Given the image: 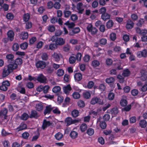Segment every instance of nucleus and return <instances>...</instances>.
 Returning <instances> with one entry per match:
<instances>
[{"mask_svg": "<svg viewBox=\"0 0 147 147\" xmlns=\"http://www.w3.org/2000/svg\"><path fill=\"white\" fill-rule=\"evenodd\" d=\"M35 108L38 111H40L43 109V106L41 103H38L36 104Z\"/></svg>", "mask_w": 147, "mask_h": 147, "instance_id": "28", "label": "nucleus"}, {"mask_svg": "<svg viewBox=\"0 0 147 147\" xmlns=\"http://www.w3.org/2000/svg\"><path fill=\"white\" fill-rule=\"evenodd\" d=\"M11 72L7 68H5L3 70V76L5 77L8 75Z\"/></svg>", "mask_w": 147, "mask_h": 147, "instance_id": "24", "label": "nucleus"}, {"mask_svg": "<svg viewBox=\"0 0 147 147\" xmlns=\"http://www.w3.org/2000/svg\"><path fill=\"white\" fill-rule=\"evenodd\" d=\"M118 112V110L117 108L114 107L111 110L110 113L111 114L112 117H114L116 116Z\"/></svg>", "mask_w": 147, "mask_h": 147, "instance_id": "18", "label": "nucleus"}, {"mask_svg": "<svg viewBox=\"0 0 147 147\" xmlns=\"http://www.w3.org/2000/svg\"><path fill=\"white\" fill-rule=\"evenodd\" d=\"M74 78L75 80L79 81L82 79V76L80 73H77L75 74Z\"/></svg>", "mask_w": 147, "mask_h": 147, "instance_id": "22", "label": "nucleus"}, {"mask_svg": "<svg viewBox=\"0 0 147 147\" xmlns=\"http://www.w3.org/2000/svg\"><path fill=\"white\" fill-rule=\"evenodd\" d=\"M10 85L9 82L8 81H5L3 82L2 85L0 86V90L3 91H6L8 89V87Z\"/></svg>", "mask_w": 147, "mask_h": 147, "instance_id": "4", "label": "nucleus"}, {"mask_svg": "<svg viewBox=\"0 0 147 147\" xmlns=\"http://www.w3.org/2000/svg\"><path fill=\"white\" fill-rule=\"evenodd\" d=\"M52 111L53 113L55 114H59L61 113V111L57 107H53Z\"/></svg>", "mask_w": 147, "mask_h": 147, "instance_id": "33", "label": "nucleus"}, {"mask_svg": "<svg viewBox=\"0 0 147 147\" xmlns=\"http://www.w3.org/2000/svg\"><path fill=\"white\" fill-rule=\"evenodd\" d=\"M64 71L63 70L61 69H59L57 71L56 74L58 76H61L64 74Z\"/></svg>", "mask_w": 147, "mask_h": 147, "instance_id": "34", "label": "nucleus"}, {"mask_svg": "<svg viewBox=\"0 0 147 147\" xmlns=\"http://www.w3.org/2000/svg\"><path fill=\"white\" fill-rule=\"evenodd\" d=\"M19 48V45L17 43H14L12 47V49L13 51H17Z\"/></svg>", "mask_w": 147, "mask_h": 147, "instance_id": "54", "label": "nucleus"}, {"mask_svg": "<svg viewBox=\"0 0 147 147\" xmlns=\"http://www.w3.org/2000/svg\"><path fill=\"white\" fill-rule=\"evenodd\" d=\"M130 73L128 69H125L123 70V75L124 76H128Z\"/></svg>", "mask_w": 147, "mask_h": 147, "instance_id": "45", "label": "nucleus"}, {"mask_svg": "<svg viewBox=\"0 0 147 147\" xmlns=\"http://www.w3.org/2000/svg\"><path fill=\"white\" fill-rule=\"evenodd\" d=\"M65 123L67 124V125L69 126L78 122V121L76 119L73 120L71 117H67L65 119Z\"/></svg>", "mask_w": 147, "mask_h": 147, "instance_id": "5", "label": "nucleus"}, {"mask_svg": "<svg viewBox=\"0 0 147 147\" xmlns=\"http://www.w3.org/2000/svg\"><path fill=\"white\" fill-rule=\"evenodd\" d=\"M6 58L7 59L8 61L9 60L12 61L14 58V56L11 54H7L6 56Z\"/></svg>", "mask_w": 147, "mask_h": 147, "instance_id": "55", "label": "nucleus"}, {"mask_svg": "<svg viewBox=\"0 0 147 147\" xmlns=\"http://www.w3.org/2000/svg\"><path fill=\"white\" fill-rule=\"evenodd\" d=\"M86 29L87 31L90 32L91 34L94 35L96 34L97 31V29L95 27H93L91 24H88L87 26Z\"/></svg>", "mask_w": 147, "mask_h": 147, "instance_id": "1", "label": "nucleus"}, {"mask_svg": "<svg viewBox=\"0 0 147 147\" xmlns=\"http://www.w3.org/2000/svg\"><path fill=\"white\" fill-rule=\"evenodd\" d=\"M115 81L114 78L113 77H110L107 78L106 80V82L108 84L111 83Z\"/></svg>", "mask_w": 147, "mask_h": 147, "instance_id": "36", "label": "nucleus"}, {"mask_svg": "<svg viewBox=\"0 0 147 147\" xmlns=\"http://www.w3.org/2000/svg\"><path fill=\"white\" fill-rule=\"evenodd\" d=\"M90 59V57L88 55H86L83 58V60L85 62H88Z\"/></svg>", "mask_w": 147, "mask_h": 147, "instance_id": "57", "label": "nucleus"}, {"mask_svg": "<svg viewBox=\"0 0 147 147\" xmlns=\"http://www.w3.org/2000/svg\"><path fill=\"white\" fill-rule=\"evenodd\" d=\"M113 24V21L112 20H109L107 23L106 26L108 28L111 27Z\"/></svg>", "mask_w": 147, "mask_h": 147, "instance_id": "48", "label": "nucleus"}, {"mask_svg": "<svg viewBox=\"0 0 147 147\" xmlns=\"http://www.w3.org/2000/svg\"><path fill=\"white\" fill-rule=\"evenodd\" d=\"M70 137L73 139H74L77 137L78 134L77 132L75 131H72L70 134Z\"/></svg>", "mask_w": 147, "mask_h": 147, "instance_id": "31", "label": "nucleus"}, {"mask_svg": "<svg viewBox=\"0 0 147 147\" xmlns=\"http://www.w3.org/2000/svg\"><path fill=\"white\" fill-rule=\"evenodd\" d=\"M87 133L89 135L92 136L94 134V131L93 129L90 128L87 130Z\"/></svg>", "mask_w": 147, "mask_h": 147, "instance_id": "46", "label": "nucleus"}, {"mask_svg": "<svg viewBox=\"0 0 147 147\" xmlns=\"http://www.w3.org/2000/svg\"><path fill=\"white\" fill-rule=\"evenodd\" d=\"M114 96V94L113 92H110L108 94V98L109 100H112L113 99Z\"/></svg>", "mask_w": 147, "mask_h": 147, "instance_id": "61", "label": "nucleus"}, {"mask_svg": "<svg viewBox=\"0 0 147 147\" xmlns=\"http://www.w3.org/2000/svg\"><path fill=\"white\" fill-rule=\"evenodd\" d=\"M69 61L70 64L74 63L76 61V58L74 56H71L69 58Z\"/></svg>", "mask_w": 147, "mask_h": 147, "instance_id": "63", "label": "nucleus"}, {"mask_svg": "<svg viewBox=\"0 0 147 147\" xmlns=\"http://www.w3.org/2000/svg\"><path fill=\"white\" fill-rule=\"evenodd\" d=\"M37 80L40 83L45 84L47 83V79L42 74H40L38 76Z\"/></svg>", "mask_w": 147, "mask_h": 147, "instance_id": "6", "label": "nucleus"}, {"mask_svg": "<svg viewBox=\"0 0 147 147\" xmlns=\"http://www.w3.org/2000/svg\"><path fill=\"white\" fill-rule=\"evenodd\" d=\"M7 112V110L5 108L3 109V110L0 112V123H1L2 122V120L3 121L6 119V115Z\"/></svg>", "mask_w": 147, "mask_h": 147, "instance_id": "3", "label": "nucleus"}, {"mask_svg": "<svg viewBox=\"0 0 147 147\" xmlns=\"http://www.w3.org/2000/svg\"><path fill=\"white\" fill-rule=\"evenodd\" d=\"M61 90V88L59 86H56L54 87L52 89L53 92L56 93L59 92Z\"/></svg>", "mask_w": 147, "mask_h": 147, "instance_id": "44", "label": "nucleus"}, {"mask_svg": "<svg viewBox=\"0 0 147 147\" xmlns=\"http://www.w3.org/2000/svg\"><path fill=\"white\" fill-rule=\"evenodd\" d=\"M90 103L92 105L98 104L100 105H103L104 104V102L103 100L97 97H94L92 98L90 101Z\"/></svg>", "mask_w": 147, "mask_h": 147, "instance_id": "2", "label": "nucleus"}, {"mask_svg": "<svg viewBox=\"0 0 147 147\" xmlns=\"http://www.w3.org/2000/svg\"><path fill=\"white\" fill-rule=\"evenodd\" d=\"M28 117V114L26 113H23L21 116L20 118L21 119L25 120H26Z\"/></svg>", "mask_w": 147, "mask_h": 147, "instance_id": "50", "label": "nucleus"}, {"mask_svg": "<svg viewBox=\"0 0 147 147\" xmlns=\"http://www.w3.org/2000/svg\"><path fill=\"white\" fill-rule=\"evenodd\" d=\"M22 63V60L21 59L18 58L16 59L15 61V64H16L17 65H21Z\"/></svg>", "mask_w": 147, "mask_h": 147, "instance_id": "49", "label": "nucleus"}, {"mask_svg": "<svg viewBox=\"0 0 147 147\" xmlns=\"http://www.w3.org/2000/svg\"><path fill=\"white\" fill-rule=\"evenodd\" d=\"M41 57L43 60L47 61L48 59L47 54L45 53H43L41 56Z\"/></svg>", "mask_w": 147, "mask_h": 147, "instance_id": "53", "label": "nucleus"}, {"mask_svg": "<svg viewBox=\"0 0 147 147\" xmlns=\"http://www.w3.org/2000/svg\"><path fill=\"white\" fill-rule=\"evenodd\" d=\"M73 98L76 99H78L80 98V94L78 92H74L72 94Z\"/></svg>", "mask_w": 147, "mask_h": 147, "instance_id": "42", "label": "nucleus"}, {"mask_svg": "<svg viewBox=\"0 0 147 147\" xmlns=\"http://www.w3.org/2000/svg\"><path fill=\"white\" fill-rule=\"evenodd\" d=\"M36 65L37 67L41 69H44L46 66V63L42 61H39L36 63Z\"/></svg>", "mask_w": 147, "mask_h": 147, "instance_id": "7", "label": "nucleus"}, {"mask_svg": "<svg viewBox=\"0 0 147 147\" xmlns=\"http://www.w3.org/2000/svg\"><path fill=\"white\" fill-rule=\"evenodd\" d=\"M131 93L133 96H136L138 93V91L137 90L134 89L131 90Z\"/></svg>", "mask_w": 147, "mask_h": 147, "instance_id": "64", "label": "nucleus"}, {"mask_svg": "<svg viewBox=\"0 0 147 147\" xmlns=\"http://www.w3.org/2000/svg\"><path fill=\"white\" fill-rule=\"evenodd\" d=\"M55 137L56 140H60L63 138V135L61 133L59 132L55 135Z\"/></svg>", "mask_w": 147, "mask_h": 147, "instance_id": "29", "label": "nucleus"}, {"mask_svg": "<svg viewBox=\"0 0 147 147\" xmlns=\"http://www.w3.org/2000/svg\"><path fill=\"white\" fill-rule=\"evenodd\" d=\"M120 104L121 106H125L127 105V102L125 99H122L120 101Z\"/></svg>", "mask_w": 147, "mask_h": 147, "instance_id": "56", "label": "nucleus"}, {"mask_svg": "<svg viewBox=\"0 0 147 147\" xmlns=\"http://www.w3.org/2000/svg\"><path fill=\"white\" fill-rule=\"evenodd\" d=\"M20 46L22 49L25 50L27 48L28 46V44L26 42H24L21 44Z\"/></svg>", "mask_w": 147, "mask_h": 147, "instance_id": "39", "label": "nucleus"}, {"mask_svg": "<svg viewBox=\"0 0 147 147\" xmlns=\"http://www.w3.org/2000/svg\"><path fill=\"white\" fill-rule=\"evenodd\" d=\"M101 17L104 20L109 19L110 18V15L107 13L102 15Z\"/></svg>", "mask_w": 147, "mask_h": 147, "instance_id": "32", "label": "nucleus"}, {"mask_svg": "<svg viewBox=\"0 0 147 147\" xmlns=\"http://www.w3.org/2000/svg\"><path fill=\"white\" fill-rule=\"evenodd\" d=\"M77 9L78 10V12L80 13H82L84 10L83 8V5L81 3H79L77 5Z\"/></svg>", "mask_w": 147, "mask_h": 147, "instance_id": "12", "label": "nucleus"}, {"mask_svg": "<svg viewBox=\"0 0 147 147\" xmlns=\"http://www.w3.org/2000/svg\"><path fill=\"white\" fill-rule=\"evenodd\" d=\"M27 127V125L25 124L22 123L19 127L17 128L16 129L18 131L26 129Z\"/></svg>", "mask_w": 147, "mask_h": 147, "instance_id": "23", "label": "nucleus"}, {"mask_svg": "<svg viewBox=\"0 0 147 147\" xmlns=\"http://www.w3.org/2000/svg\"><path fill=\"white\" fill-rule=\"evenodd\" d=\"M139 125L142 128H144L147 125V122L144 120H142L140 122Z\"/></svg>", "mask_w": 147, "mask_h": 147, "instance_id": "30", "label": "nucleus"}, {"mask_svg": "<svg viewBox=\"0 0 147 147\" xmlns=\"http://www.w3.org/2000/svg\"><path fill=\"white\" fill-rule=\"evenodd\" d=\"M79 114L78 111L76 110H73L71 112V115L72 116L74 117H78Z\"/></svg>", "mask_w": 147, "mask_h": 147, "instance_id": "40", "label": "nucleus"}, {"mask_svg": "<svg viewBox=\"0 0 147 147\" xmlns=\"http://www.w3.org/2000/svg\"><path fill=\"white\" fill-rule=\"evenodd\" d=\"M52 57L54 58L55 60L56 61H59L61 55L59 53L54 52L52 55Z\"/></svg>", "mask_w": 147, "mask_h": 147, "instance_id": "10", "label": "nucleus"}, {"mask_svg": "<svg viewBox=\"0 0 147 147\" xmlns=\"http://www.w3.org/2000/svg\"><path fill=\"white\" fill-rule=\"evenodd\" d=\"M110 38L113 41L115 40L116 39V35L114 33H111L110 35Z\"/></svg>", "mask_w": 147, "mask_h": 147, "instance_id": "62", "label": "nucleus"}, {"mask_svg": "<svg viewBox=\"0 0 147 147\" xmlns=\"http://www.w3.org/2000/svg\"><path fill=\"white\" fill-rule=\"evenodd\" d=\"M83 95L84 98L88 99L90 97L91 94L89 91H86L83 93Z\"/></svg>", "mask_w": 147, "mask_h": 147, "instance_id": "26", "label": "nucleus"}, {"mask_svg": "<svg viewBox=\"0 0 147 147\" xmlns=\"http://www.w3.org/2000/svg\"><path fill=\"white\" fill-rule=\"evenodd\" d=\"M7 35L8 39L11 41L13 40L14 38V34L12 30H9L7 33Z\"/></svg>", "mask_w": 147, "mask_h": 147, "instance_id": "15", "label": "nucleus"}, {"mask_svg": "<svg viewBox=\"0 0 147 147\" xmlns=\"http://www.w3.org/2000/svg\"><path fill=\"white\" fill-rule=\"evenodd\" d=\"M28 37V33L26 32H22L20 35V38L23 40L27 39Z\"/></svg>", "mask_w": 147, "mask_h": 147, "instance_id": "13", "label": "nucleus"}, {"mask_svg": "<svg viewBox=\"0 0 147 147\" xmlns=\"http://www.w3.org/2000/svg\"><path fill=\"white\" fill-rule=\"evenodd\" d=\"M94 85V83L92 81H90L88 82L87 85H84V86L86 88H88L90 89L92 88Z\"/></svg>", "mask_w": 147, "mask_h": 147, "instance_id": "25", "label": "nucleus"}, {"mask_svg": "<svg viewBox=\"0 0 147 147\" xmlns=\"http://www.w3.org/2000/svg\"><path fill=\"white\" fill-rule=\"evenodd\" d=\"M48 30L51 32H54L55 30V27L53 25H50L47 27Z\"/></svg>", "mask_w": 147, "mask_h": 147, "instance_id": "37", "label": "nucleus"}, {"mask_svg": "<svg viewBox=\"0 0 147 147\" xmlns=\"http://www.w3.org/2000/svg\"><path fill=\"white\" fill-rule=\"evenodd\" d=\"M6 17L8 19L12 20L13 19L14 16L12 13H9L7 14Z\"/></svg>", "mask_w": 147, "mask_h": 147, "instance_id": "47", "label": "nucleus"}, {"mask_svg": "<svg viewBox=\"0 0 147 147\" xmlns=\"http://www.w3.org/2000/svg\"><path fill=\"white\" fill-rule=\"evenodd\" d=\"M131 18L133 21H135L138 19V17L136 14L133 13L131 16Z\"/></svg>", "mask_w": 147, "mask_h": 147, "instance_id": "51", "label": "nucleus"}, {"mask_svg": "<svg viewBox=\"0 0 147 147\" xmlns=\"http://www.w3.org/2000/svg\"><path fill=\"white\" fill-rule=\"evenodd\" d=\"M64 24L67 26L68 27L70 28H72L75 26V24L74 23L70 22L68 21L65 23Z\"/></svg>", "mask_w": 147, "mask_h": 147, "instance_id": "27", "label": "nucleus"}, {"mask_svg": "<svg viewBox=\"0 0 147 147\" xmlns=\"http://www.w3.org/2000/svg\"><path fill=\"white\" fill-rule=\"evenodd\" d=\"M99 65V62L97 60H94L93 61L92 63V65L94 67L98 66Z\"/></svg>", "mask_w": 147, "mask_h": 147, "instance_id": "35", "label": "nucleus"}, {"mask_svg": "<svg viewBox=\"0 0 147 147\" xmlns=\"http://www.w3.org/2000/svg\"><path fill=\"white\" fill-rule=\"evenodd\" d=\"M140 74L141 80L143 81L146 80L147 78V71L145 70L142 69L141 71Z\"/></svg>", "mask_w": 147, "mask_h": 147, "instance_id": "8", "label": "nucleus"}, {"mask_svg": "<svg viewBox=\"0 0 147 147\" xmlns=\"http://www.w3.org/2000/svg\"><path fill=\"white\" fill-rule=\"evenodd\" d=\"M52 124V123H51L49 121H47L45 120H44L43 121V123L42 125V128L43 129H45L47 127L51 125Z\"/></svg>", "mask_w": 147, "mask_h": 147, "instance_id": "20", "label": "nucleus"}, {"mask_svg": "<svg viewBox=\"0 0 147 147\" xmlns=\"http://www.w3.org/2000/svg\"><path fill=\"white\" fill-rule=\"evenodd\" d=\"M43 92L45 93H47L48 92V90L49 88V86L48 85H46L43 86Z\"/></svg>", "mask_w": 147, "mask_h": 147, "instance_id": "59", "label": "nucleus"}, {"mask_svg": "<svg viewBox=\"0 0 147 147\" xmlns=\"http://www.w3.org/2000/svg\"><path fill=\"white\" fill-rule=\"evenodd\" d=\"M134 25V23L130 19H128L127 21L126 27L127 29H129L132 28Z\"/></svg>", "mask_w": 147, "mask_h": 147, "instance_id": "11", "label": "nucleus"}, {"mask_svg": "<svg viewBox=\"0 0 147 147\" xmlns=\"http://www.w3.org/2000/svg\"><path fill=\"white\" fill-rule=\"evenodd\" d=\"M17 67L18 66L14 63L9 64L7 66V68L11 72H12L13 70L16 69Z\"/></svg>", "mask_w": 147, "mask_h": 147, "instance_id": "21", "label": "nucleus"}, {"mask_svg": "<svg viewBox=\"0 0 147 147\" xmlns=\"http://www.w3.org/2000/svg\"><path fill=\"white\" fill-rule=\"evenodd\" d=\"M65 42V40L62 38H57L55 41V44L56 45H63Z\"/></svg>", "mask_w": 147, "mask_h": 147, "instance_id": "14", "label": "nucleus"}, {"mask_svg": "<svg viewBox=\"0 0 147 147\" xmlns=\"http://www.w3.org/2000/svg\"><path fill=\"white\" fill-rule=\"evenodd\" d=\"M53 107L51 105H49L46 106L44 112V115H46L47 114L50 113Z\"/></svg>", "mask_w": 147, "mask_h": 147, "instance_id": "17", "label": "nucleus"}, {"mask_svg": "<svg viewBox=\"0 0 147 147\" xmlns=\"http://www.w3.org/2000/svg\"><path fill=\"white\" fill-rule=\"evenodd\" d=\"M57 46L54 43H51L49 45V49L53 50L56 49Z\"/></svg>", "mask_w": 147, "mask_h": 147, "instance_id": "52", "label": "nucleus"}, {"mask_svg": "<svg viewBox=\"0 0 147 147\" xmlns=\"http://www.w3.org/2000/svg\"><path fill=\"white\" fill-rule=\"evenodd\" d=\"M80 30V28L79 27H77L69 30V34L70 36H73L74 34L79 32Z\"/></svg>", "mask_w": 147, "mask_h": 147, "instance_id": "9", "label": "nucleus"}, {"mask_svg": "<svg viewBox=\"0 0 147 147\" xmlns=\"http://www.w3.org/2000/svg\"><path fill=\"white\" fill-rule=\"evenodd\" d=\"M30 18V15L28 13H27L24 15L23 19L24 21L27 22L29 20Z\"/></svg>", "mask_w": 147, "mask_h": 147, "instance_id": "41", "label": "nucleus"}, {"mask_svg": "<svg viewBox=\"0 0 147 147\" xmlns=\"http://www.w3.org/2000/svg\"><path fill=\"white\" fill-rule=\"evenodd\" d=\"M136 31L137 33L142 35H144L147 33V30H141L138 28H136Z\"/></svg>", "mask_w": 147, "mask_h": 147, "instance_id": "19", "label": "nucleus"}, {"mask_svg": "<svg viewBox=\"0 0 147 147\" xmlns=\"http://www.w3.org/2000/svg\"><path fill=\"white\" fill-rule=\"evenodd\" d=\"M78 105L79 107H84L85 106V103L84 101L80 100L78 102Z\"/></svg>", "mask_w": 147, "mask_h": 147, "instance_id": "58", "label": "nucleus"}, {"mask_svg": "<svg viewBox=\"0 0 147 147\" xmlns=\"http://www.w3.org/2000/svg\"><path fill=\"white\" fill-rule=\"evenodd\" d=\"M63 89V92L65 94H68L69 93V92L71 90V88L70 85L68 84L66 86H64Z\"/></svg>", "mask_w": 147, "mask_h": 147, "instance_id": "16", "label": "nucleus"}, {"mask_svg": "<svg viewBox=\"0 0 147 147\" xmlns=\"http://www.w3.org/2000/svg\"><path fill=\"white\" fill-rule=\"evenodd\" d=\"M26 86L29 89L32 88L34 87L33 84L30 82L27 83Z\"/></svg>", "mask_w": 147, "mask_h": 147, "instance_id": "60", "label": "nucleus"}, {"mask_svg": "<svg viewBox=\"0 0 147 147\" xmlns=\"http://www.w3.org/2000/svg\"><path fill=\"white\" fill-rule=\"evenodd\" d=\"M38 117V114L37 112L35 111H33L31 112L30 117L36 118Z\"/></svg>", "mask_w": 147, "mask_h": 147, "instance_id": "43", "label": "nucleus"}, {"mask_svg": "<svg viewBox=\"0 0 147 147\" xmlns=\"http://www.w3.org/2000/svg\"><path fill=\"white\" fill-rule=\"evenodd\" d=\"M87 126L85 123L82 124L80 126V129L82 132L84 131L87 129Z\"/></svg>", "mask_w": 147, "mask_h": 147, "instance_id": "38", "label": "nucleus"}]
</instances>
